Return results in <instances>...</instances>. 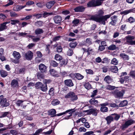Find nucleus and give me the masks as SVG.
<instances>
[{
    "label": "nucleus",
    "mask_w": 135,
    "mask_h": 135,
    "mask_svg": "<svg viewBox=\"0 0 135 135\" xmlns=\"http://www.w3.org/2000/svg\"><path fill=\"white\" fill-rule=\"evenodd\" d=\"M127 21L130 23H132L135 22V20L133 17H131L128 19Z\"/></svg>",
    "instance_id": "obj_44"
},
{
    "label": "nucleus",
    "mask_w": 135,
    "mask_h": 135,
    "mask_svg": "<svg viewBox=\"0 0 135 135\" xmlns=\"http://www.w3.org/2000/svg\"><path fill=\"white\" fill-rule=\"evenodd\" d=\"M10 16L11 17H15L18 16V15L15 12L11 11L10 12Z\"/></svg>",
    "instance_id": "obj_47"
},
{
    "label": "nucleus",
    "mask_w": 135,
    "mask_h": 135,
    "mask_svg": "<svg viewBox=\"0 0 135 135\" xmlns=\"http://www.w3.org/2000/svg\"><path fill=\"white\" fill-rule=\"evenodd\" d=\"M85 112H87L88 114H93L95 116L97 115V112L95 109H91L89 110H87L84 111Z\"/></svg>",
    "instance_id": "obj_10"
},
{
    "label": "nucleus",
    "mask_w": 135,
    "mask_h": 135,
    "mask_svg": "<svg viewBox=\"0 0 135 135\" xmlns=\"http://www.w3.org/2000/svg\"><path fill=\"white\" fill-rule=\"evenodd\" d=\"M11 85L12 87L13 88L18 86V85L17 80L15 79H13L11 82Z\"/></svg>",
    "instance_id": "obj_19"
},
{
    "label": "nucleus",
    "mask_w": 135,
    "mask_h": 135,
    "mask_svg": "<svg viewBox=\"0 0 135 135\" xmlns=\"http://www.w3.org/2000/svg\"><path fill=\"white\" fill-rule=\"evenodd\" d=\"M86 43V45L87 46H89L92 44V39L90 38H87L85 41Z\"/></svg>",
    "instance_id": "obj_27"
},
{
    "label": "nucleus",
    "mask_w": 135,
    "mask_h": 135,
    "mask_svg": "<svg viewBox=\"0 0 135 135\" xmlns=\"http://www.w3.org/2000/svg\"><path fill=\"white\" fill-rule=\"evenodd\" d=\"M36 5L40 8H42L45 5L44 2L38 3L36 4Z\"/></svg>",
    "instance_id": "obj_52"
},
{
    "label": "nucleus",
    "mask_w": 135,
    "mask_h": 135,
    "mask_svg": "<svg viewBox=\"0 0 135 135\" xmlns=\"http://www.w3.org/2000/svg\"><path fill=\"white\" fill-rule=\"evenodd\" d=\"M64 82L65 85L71 87L73 86L74 84L72 80L71 79H67L65 80Z\"/></svg>",
    "instance_id": "obj_17"
},
{
    "label": "nucleus",
    "mask_w": 135,
    "mask_h": 135,
    "mask_svg": "<svg viewBox=\"0 0 135 135\" xmlns=\"http://www.w3.org/2000/svg\"><path fill=\"white\" fill-rule=\"evenodd\" d=\"M79 21L78 19H75L74 20L72 21V23L75 26H76L79 23Z\"/></svg>",
    "instance_id": "obj_61"
},
{
    "label": "nucleus",
    "mask_w": 135,
    "mask_h": 135,
    "mask_svg": "<svg viewBox=\"0 0 135 135\" xmlns=\"http://www.w3.org/2000/svg\"><path fill=\"white\" fill-rule=\"evenodd\" d=\"M104 80L108 84L110 83L112 81V78L108 75L105 76L104 78Z\"/></svg>",
    "instance_id": "obj_25"
},
{
    "label": "nucleus",
    "mask_w": 135,
    "mask_h": 135,
    "mask_svg": "<svg viewBox=\"0 0 135 135\" xmlns=\"http://www.w3.org/2000/svg\"><path fill=\"white\" fill-rule=\"evenodd\" d=\"M56 113V110L54 109H51L49 111V114L52 115V117H54Z\"/></svg>",
    "instance_id": "obj_29"
},
{
    "label": "nucleus",
    "mask_w": 135,
    "mask_h": 135,
    "mask_svg": "<svg viewBox=\"0 0 135 135\" xmlns=\"http://www.w3.org/2000/svg\"><path fill=\"white\" fill-rule=\"evenodd\" d=\"M65 98L66 99L70 98V100L72 101H75L78 99L77 95L73 92H70L67 94L65 96Z\"/></svg>",
    "instance_id": "obj_3"
},
{
    "label": "nucleus",
    "mask_w": 135,
    "mask_h": 135,
    "mask_svg": "<svg viewBox=\"0 0 135 135\" xmlns=\"http://www.w3.org/2000/svg\"><path fill=\"white\" fill-rule=\"evenodd\" d=\"M43 24L44 23L43 21H39L36 22L35 23V25L36 26L40 27L42 26Z\"/></svg>",
    "instance_id": "obj_31"
},
{
    "label": "nucleus",
    "mask_w": 135,
    "mask_h": 135,
    "mask_svg": "<svg viewBox=\"0 0 135 135\" xmlns=\"http://www.w3.org/2000/svg\"><path fill=\"white\" fill-rule=\"evenodd\" d=\"M106 120L107 121V123L109 124L113 120L114 117L112 116H108L106 118Z\"/></svg>",
    "instance_id": "obj_22"
},
{
    "label": "nucleus",
    "mask_w": 135,
    "mask_h": 135,
    "mask_svg": "<svg viewBox=\"0 0 135 135\" xmlns=\"http://www.w3.org/2000/svg\"><path fill=\"white\" fill-rule=\"evenodd\" d=\"M54 93V89L53 88H51L49 91V94L51 95H53Z\"/></svg>",
    "instance_id": "obj_57"
},
{
    "label": "nucleus",
    "mask_w": 135,
    "mask_h": 135,
    "mask_svg": "<svg viewBox=\"0 0 135 135\" xmlns=\"http://www.w3.org/2000/svg\"><path fill=\"white\" fill-rule=\"evenodd\" d=\"M58 65V64L54 60H51L50 63V65L53 67H56Z\"/></svg>",
    "instance_id": "obj_40"
},
{
    "label": "nucleus",
    "mask_w": 135,
    "mask_h": 135,
    "mask_svg": "<svg viewBox=\"0 0 135 135\" xmlns=\"http://www.w3.org/2000/svg\"><path fill=\"white\" fill-rule=\"evenodd\" d=\"M55 22L56 23H60L62 20L61 17L59 16H56L53 18Z\"/></svg>",
    "instance_id": "obj_14"
},
{
    "label": "nucleus",
    "mask_w": 135,
    "mask_h": 135,
    "mask_svg": "<svg viewBox=\"0 0 135 135\" xmlns=\"http://www.w3.org/2000/svg\"><path fill=\"white\" fill-rule=\"evenodd\" d=\"M11 24L12 25H15L17 23H19L20 21L18 20H11Z\"/></svg>",
    "instance_id": "obj_51"
},
{
    "label": "nucleus",
    "mask_w": 135,
    "mask_h": 135,
    "mask_svg": "<svg viewBox=\"0 0 135 135\" xmlns=\"http://www.w3.org/2000/svg\"><path fill=\"white\" fill-rule=\"evenodd\" d=\"M0 73L1 76L3 77H5L8 75L7 72L3 70H1Z\"/></svg>",
    "instance_id": "obj_33"
},
{
    "label": "nucleus",
    "mask_w": 135,
    "mask_h": 135,
    "mask_svg": "<svg viewBox=\"0 0 135 135\" xmlns=\"http://www.w3.org/2000/svg\"><path fill=\"white\" fill-rule=\"evenodd\" d=\"M79 130L80 132H85L86 129L84 127H80L79 129Z\"/></svg>",
    "instance_id": "obj_60"
},
{
    "label": "nucleus",
    "mask_w": 135,
    "mask_h": 135,
    "mask_svg": "<svg viewBox=\"0 0 135 135\" xmlns=\"http://www.w3.org/2000/svg\"><path fill=\"white\" fill-rule=\"evenodd\" d=\"M130 76L135 79V71H131L129 73Z\"/></svg>",
    "instance_id": "obj_49"
},
{
    "label": "nucleus",
    "mask_w": 135,
    "mask_h": 135,
    "mask_svg": "<svg viewBox=\"0 0 135 135\" xmlns=\"http://www.w3.org/2000/svg\"><path fill=\"white\" fill-rule=\"evenodd\" d=\"M89 103L92 105H94L95 106H97L98 102V100H95L94 98H93L91 99L89 101Z\"/></svg>",
    "instance_id": "obj_20"
},
{
    "label": "nucleus",
    "mask_w": 135,
    "mask_h": 135,
    "mask_svg": "<svg viewBox=\"0 0 135 135\" xmlns=\"http://www.w3.org/2000/svg\"><path fill=\"white\" fill-rule=\"evenodd\" d=\"M86 73L88 74L93 75L94 74V72L93 70L90 69H86L85 70Z\"/></svg>",
    "instance_id": "obj_54"
},
{
    "label": "nucleus",
    "mask_w": 135,
    "mask_h": 135,
    "mask_svg": "<svg viewBox=\"0 0 135 135\" xmlns=\"http://www.w3.org/2000/svg\"><path fill=\"white\" fill-rule=\"evenodd\" d=\"M85 87L87 89H89L91 88V85L89 83H87L85 84Z\"/></svg>",
    "instance_id": "obj_63"
},
{
    "label": "nucleus",
    "mask_w": 135,
    "mask_h": 135,
    "mask_svg": "<svg viewBox=\"0 0 135 135\" xmlns=\"http://www.w3.org/2000/svg\"><path fill=\"white\" fill-rule=\"evenodd\" d=\"M117 16H114L111 17L112 21L110 22V23L111 25L115 26L117 22Z\"/></svg>",
    "instance_id": "obj_16"
},
{
    "label": "nucleus",
    "mask_w": 135,
    "mask_h": 135,
    "mask_svg": "<svg viewBox=\"0 0 135 135\" xmlns=\"http://www.w3.org/2000/svg\"><path fill=\"white\" fill-rule=\"evenodd\" d=\"M116 87L114 86L108 85L106 87V89L109 90H112L114 89Z\"/></svg>",
    "instance_id": "obj_42"
},
{
    "label": "nucleus",
    "mask_w": 135,
    "mask_h": 135,
    "mask_svg": "<svg viewBox=\"0 0 135 135\" xmlns=\"http://www.w3.org/2000/svg\"><path fill=\"white\" fill-rule=\"evenodd\" d=\"M124 93V91L123 90L119 91L118 90H115L111 92V93L113 94L116 98L122 97Z\"/></svg>",
    "instance_id": "obj_6"
},
{
    "label": "nucleus",
    "mask_w": 135,
    "mask_h": 135,
    "mask_svg": "<svg viewBox=\"0 0 135 135\" xmlns=\"http://www.w3.org/2000/svg\"><path fill=\"white\" fill-rule=\"evenodd\" d=\"M75 76L76 78L79 80H81L84 77V76L79 73L76 74Z\"/></svg>",
    "instance_id": "obj_36"
},
{
    "label": "nucleus",
    "mask_w": 135,
    "mask_h": 135,
    "mask_svg": "<svg viewBox=\"0 0 135 135\" xmlns=\"http://www.w3.org/2000/svg\"><path fill=\"white\" fill-rule=\"evenodd\" d=\"M0 104L1 106L3 107H7L9 105L6 98H4L2 95L0 96Z\"/></svg>",
    "instance_id": "obj_5"
},
{
    "label": "nucleus",
    "mask_w": 135,
    "mask_h": 135,
    "mask_svg": "<svg viewBox=\"0 0 135 135\" xmlns=\"http://www.w3.org/2000/svg\"><path fill=\"white\" fill-rule=\"evenodd\" d=\"M126 42L128 44L131 45H135V41L133 40L135 38L134 36L129 35L126 36Z\"/></svg>",
    "instance_id": "obj_7"
},
{
    "label": "nucleus",
    "mask_w": 135,
    "mask_h": 135,
    "mask_svg": "<svg viewBox=\"0 0 135 135\" xmlns=\"http://www.w3.org/2000/svg\"><path fill=\"white\" fill-rule=\"evenodd\" d=\"M50 73L51 74L52 76L55 77L58 76V75L57 74V73L55 70L51 69L50 70Z\"/></svg>",
    "instance_id": "obj_23"
},
{
    "label": "nucleus",
    "mask_w": 135,
    "mask_h": 135,
    "mask_svg": "<svg viewBox=\"0 0 135 135\" xmlns=\"http://www.w3.org/2000/svg\"><path fill=\"white\" fill-rule=\"evenodd\" d=\"M42 131V130L41 128L38 129L36 132H35L33 135H38V134Z\"/></svg>",
    "instance_id": "obj_58"
},
{
    "label": "nucleus",
    "mask_w": 135,
    "mask_h": 135,
    "mask_svg": "<svg viewBox=\"0 0 135 135\" xmlns=\"http://www.w3.org/2000/svg\"><path fill=\"white\" fill-rule=\"evenodd\" d=\"M26 6V5L17 6L16 7V11H19L21 9L25 8Z\"/></svg>",
    "instance_id": "obj_45"
},
{
    "label": "nucleus",
    "mask_w": 135,
    "mask_h": 135,
    "mask_svg": "<svg viewBox=\"0 0 135 135\" xmlns=\"http://www.w3.org/2000/svg\"><path fill=\"white\" fill-rule=\"evenodd\" d=\"M55 59L57 61H60L61 65L64 64L65 63L64 61L62 60V56L59 54H56L55 55Z\"/></svg>",
    "instance_id": "obj_9"
},
{
    "label": "nucleus",
    "mask_w": 135,
    "mask_h": 135,
    "mask_svg": "<svg viewBox=\"0 0 135 135\" xmlns=\"http://www.w3.org/2000/svg\"><path fill=\"white\" fill-rule=\"evenodd\" d=\"M42 83L40 82H38L37 83L35 84V87L37 89H41V88L42 86Z\"/></svg>",
    "instance_id": "obj_43"
},
{
    "label": "nucleus",
    "mask_w": 135,
    "mask_h": 135,
    "mask_svg": "<svg viewBox=\"0 0 135 135\" xmlns=\"http://www.w3.org/2000/svg\"><path fill=\"white\" fill-rule=\"evenodd\" d=\"M24 56L26 59L28 60H31L32 58L33 53L30 51H28L27 52L23 54Z\"/></svg>",
    "instance_id": "obj_8"
},
{
    "label": "nucleus",
    "mask_w": 135,
    "mask_h": 135,
    "mask_svg": "<svg viewBox=\"0 0 135 135\" xmlns=\"http://www.w3.org/2000/svg\"><path fill=\"white\" fill-rule=\"evenodd\" d=\"M57 51L59 52H61L62 51V48L59 45L56 48Z\"/></svg>",
    "instance_id": "obj_59"
},
{
    "label": "nucleus",
    "mask_w": 135,
    "mask_h": 135,
    "mask_svg": "<svg viewBox=\"0 0 135 135\" xmlns=\"http://www.w3.org/2000/svg\"><path fill=\"white\" fill-rule=\"evenodd\" d=\"M104 0H93L90 1L87 4L88 7H94L101 5Z\"/></svg>",
    "instance_id": "obj_2"
},
{
    "label": "nucleus",
    "mask_w": 135,
    "mask_h": 135,
    "mask_svg": "<svg viewBox=\"0 0 135 135\" xmlns=\"http://www.w3.org/2000/svg\"><path fill=\"white\" fill-rule=\"evenodd\" d=\"M111 71L114 73H117L118 71V69L117 67L116 66H112L110 68Z\"/></svg>",
    "instance_id": "obj_26"
},
{
    "label": "nucleus",
    "mask_w": 135,
    "mask_h": 135,
    "mask_svg": "<svg viewBox=\"0 0 135 135\" xmlns=\"http://www.w3.org/2000/svg\"><path fill=\"white\" fill-rule=\"evenodd\" d=\"M73 109V110H72V111L71 112H70L69 113V115L67 116L64 118V119H68L70 117L72 116L73 113L75 112V110H74V109Z\"/></svg>",
    "instance_id": "obj_50"
},
{
    "label": "nucleus",
    "mask_w": 135,
    "mask_h": 135,
    "mask_svg": "<svg viewBox=\"0 0 135 135\" xmlns=\"http://www.w3.org/2000/svg\"><path fill=\"white\" fill-rule=\"evenodd\" d=\"M60 101L58 100H54L51 103V104L54 106L58 105Z\"/></svg>",
    "instance_id": "obj_48"
},
{
    "label": "nucleus",
    "mask_w": 135,
    "mask_h": 135,
    "mask_svg": "<svg viewBox=\"0 0 135 135\" xmlns=\"http://www.w3.org/2000/svg\"><path fill=\"white\" fill-rule=\"evenodd\" d=\"M53 15V13L52 12H45L43 13V17H45L49 15Z\"/></svg>",
    "instance_id": "obj_53"
},
{
    "label": "nucleus",
    "mask_w": 135,
    "mask_h": 135,
    "mask_svg": "<svg viewBox=\"0 0 135 135\" xmlns=\"http://www.w3.org/2000/svg\"><path fill=\"white\" fill-rule=\"evenodd\" d=\"M108 105L107 103H104L100 104L101 107L100 108V110L102 112H104L107 111L108 108L105 107V106Z\"/></svg>",
    "instance_id": "obj_13"
},
{
    "label": "nucleus",
    "mask_w": 135,
    "mask_h": 135,
    "mask_svg": "<svg viewBox=\"0 0 135 135\" xmlns=\"http://www.w3.org/2000/svg\"><path fill=\"white\" fill-rule=\"evenodd\" d=\"M120 56L124 60L128 61L129 59V56L125 54L121 53L120 55Z\"/></svg>",
    "instance_id": "obj_18"
},
{
    "label": "nucleus",
    "mask_w": 135,
    "mask_h": 135,
    "mask_svg": "<svg viewBox=\"0 0 135 135\" xmlns=\"http://www.w3.org/2000/svg\"><path fill=\"white\" fill-rule=\"evenodd\" d=\"M23 101L21 100H18L16 102V104L18 106H21L22 107L23 106Z\"/></svg>",
    "instance_id": "obj_39"
},
{
    "label": "nucleus",
    "mask_w": 135,
    "mask_h": 135,
    "mask_svg": "<svg viewBox=\"0 0 135 135\" xmlns=\"http://www.w3.org/2000/svg\"><path fill=\"white\" fill-rule=\"evenodd\" d=\"M97 90H94L92 92V95L91 96V97H94L95 96L97 95Z\"/></svg>",
    "instance_id": "obj_62"
},
{
    "label": "nucleus",
    "mask_w": 135,
    "mask_h": 135,
    "mask_svg": "<svg viewBox=\"0 0 135 135\" xmlns=\"http://www.w3.org/2000/svg\"><path fill=\"white\" fill-rule=\"evenodd\" d=\"M9 2L7 4H6L5 5V7H7L8 6L12 5L13 3V2L11 0H9Z\"/></svg>",
    "instance_id": "obj_64"
},
{
    "label": "nucleus",
    "mask_w": 135,
    "mask_h": 135,
    "mask_svg": "<svg viewBox=\"0 0 135 135\" xmlns=\"http://www.w3.org/2000/svg\"><path fill=\"white\" fill-rule=\"evenodd\" d=\"M39 69L41 72L44 73L46 71L47 67L44 64H41L39 65Z\"/></svg>",
    "instance_id": "obj_11"
},
{
    "label": "nucleus",
    "mask_w": 135,
    "mask_h": 135,
    "mask_svg": "<svg viewBox=\"0 0 135 135\" xmlns=\"http://www.w3.org/2000/svg\"><path fill=\"white\" fill-rule=\"evenodd\" d=\"M40 90L44 92L46 91L47 90V85H44L42 84V86H41V89H40Z\"/></svg>",
    "instance_id": "obj_30"
},
{
    "label": "nucleus",
    "mask_w": 135,
    "mask_h": 135,
    "mask_svg": "<svg viewBox=\"0 0 135 135\" xmlns=\"http://www.w3.org/2000/svg\"><path fill=\"white\" fill-rule=\"evenodd\" d=\"M44 32V31L42 29L38 28L35 30V33L36 35H38L43 33Z\"/></svg>",
    "instance_id": "obj_24"
},
{
    "label": "nucleus",
    "mask_w": 135,
    "mask_h": 135,
    "mask_svg": "<svg viewBox=\"0 0 135 135\" xmlns=\"http://www.w3.org/2000/svg\"><path fill=\"white\" fill-rule=\"evenodd\" d=\"M77 43L76 42H70L69 45L70 46L71 48H74L77 45Z\"/></svg>",
    "instance_id": "obj_32"
},
{
    "label": "nucleus",
    "mask_w": 135,
    "mask_h": 135,
    "mask_svg": "<svg viewBox=\"0 0 135 135\" xmlns=\"http://www.w3.org/2000/svg\"><path fill=\"white\" fill-rule=\"evenodd\" d=\"M13 55L14 57L17 59L18 60L21 57L20 54L18 52L14 51L13 52Z\"/></svg>",
    "instance_id": "obj_21"
},
{
    "label": "nucleus",
    "mask_w": 135,
    "mask_h": 135,
    "mask_svg": "<svg viewBox=\"0 0 135 135\" xmlns=\"http://www.w3.org/2000/svg\"><path fill=\"white\" fill-rule=\"evenodd\" d=\"M51 81V80L50 79H45L43 80V83L45 85H47V84H49L50 83Z\"/></svg>",
    "instance_id": "obj_56"
},
{
    "label": "nucleus",
    "mask_w": 135,
    "mask_h": 135,
    "mask_svg": "<svg viewBox=\"0 0 135 135\" xmlns=\"http://www.w3.org/2000/svg\"><path fill=\"white\" fill-rule=\"evenodd\" d=\"M112 115L114 116V117H114V119L115 120L117 121L119 119L120 117V115L115 113L112 114Z\"/></svg>",
    "instance_id": "obj_41"
},
{
    "label": "nucleus",
    "mask_w": 135,
    "mask_h": 135,
    "mask_svg": "<svg viewBox=\"0 0 135 135\" xmlns=\"http://www.w3.org/2000/svg\"><path fill=\"white\" fill-rule=\"evenodd\" d=\"M55 3L56 2L54 1L48 2L46 4V7L48 9H50L51 8Z\"/></svg>",
    "instance_id": "obj_15"
},
{
    "label": "nucleus",
    "mask_w": 135,
    "mask_h": 135,
    "mask_svg": "<svg viewBox=\"0 0 135 135\" xmlns=\"http://www.w3.org/2000/svg\"><path fill=\"white\" fill-rule=\"evenodd\" d=\"M73 50L70 49H69L67 51V55L69 56H71L73 54Z\"/></svg>",
    "instance_id": "obj_55"
},
{
    "label": "nucleus",
    "mask_w": 135,
    "mask_h": 135,
    "mask_svg": "<svg viewBox=\"0 0 135 135\" xmlns=\"http://www.w3.org/2000/svg\"><path fill=\"white\" fill-rule=\"evenodd\" d=\"M135 123V121L132 119L127 120L125 122V123L122 125L121 127V129L123 130L127 128L129 126Z\"/></svg>",
    "instance_id": "obj_4"
},
{
    "label": "nucleus",
    "mask_w": 135,
    "mask_h": 135,
    "mask_svg": "<svg viewBox=\"0 0 135 135\" xmlns=\"http://www.w3.org/2000/svg\"><path fill=\"white\" fill-rule=\"evenodd\" d=\"M132 10L130 9L129 10H126L124 11H123L121 12V14L122 15H126L129 13L132 12Z\"/></svg>",
    "instance_id": "obj_34"
},
{
    "label": "nucleus",
    "mask_w": 135,
    "mask_h": 135,
    "mask_svg": "<svg viewBox=\"0 0 135 135\" xmlns=\"http://www.w3.org/2000/svg\"><path fill=\"white\" fill-rule=\"evenodd\" d=\"M127 100H123L119 104V106L120 107H124L126 106L127 104Z\"/></svg>",
    "instance_id": "obj_37"
},
{
    "label": "nucleus",
    "mask_w": 135,
    "mask_h": 135,
    "mask_svg": "<svg viewBox=\"0 0 135 135\" xmlns=\"http://www.w3.org/2000/svg\"><path fill=\"white\" fill-rule=\"evenodd\" d=\"M118 62L117 59L115 58H114L111 61V64L114 65H117L118 64Z\"/></svg>",
    "instance_id": "obj_35"
},
{
    "label": "nucleus",
    "mask_w": 135,
    "mask_h": 135,
    "mask_svg": "<svg viewBox=\"0 0 135 135\" xmlns=\"http://www.w3.org/2000/svg\"><path fill=\"white\" fill-rule=\"evenodd\" d=\"M113 13L103 16L104 14V11L102 10H99L98 12L97 15L92 16L90 18V20L98 22L104 25L105 24V21Z\"/></svg>",
    "instance_id": "obj_1"
},
{
    "label": "nucleus",
    "mask_w": 135,
    "mask_h": 135,
    "mask_svg": "<svg viewBox=\"0 0 135 135\" xmlns=\"http://www.w3.org/2000/svg\"><path fill=\"white\" fill-rule=\"evenodd\" d=\"M116 46L115 45H112L108 47V49L110 50H114L116 49Z\"/></svg>",
    "instance_id": "obj_46"
},
{
    "label": "nucleus",
    "mask_w": 135,
    "mask_h": 135,
    "mask_svg": "<svg viewBox=\"0 0 135 135\" xmlns=\"http://www.w3.org/2000/svg\"><path fill=\"white\" fill-rule=\"evenodd\" d=\"M7 27L4 23L1 24L0 26V31H2L6 29Z\"/></svg>",
    "instance_id": "obj_38"
},
{
    "label": "nucleus",
    "mask_w": 135,
    "mask_h": 135,
    "mask_svg": "<svg viewBox=\"0 0 135 135\" xmlns=\"http://www.w3.org/2000/svg\"><path fill=\"white\" fill-rule=\"evenodd\" d=\"M85 8L82 6H79L75 8L74 10L76 12H82L84 11Z\"/></svg>",
    "instance_id": "obj_12"
},
{
    "label": "nucleus",
    "mask_w": 135,
    "mask_h": 135,
    "mask_svg": "<svg viewBox=\"0 0 135 135\" xmlns=\"http://www.w3.org/2000/svg\"><path fill=\"white\" fill-rule=\"evenodd\" d=\"M73 110L74 109H69V110H68L66 111L65 112L57 114L55 115L56 116H61L64 114H65L66 113H68V112H70L72 111V110Z\"/></svg>",
    "instance_id": "obj_28"
}]
</instances>
